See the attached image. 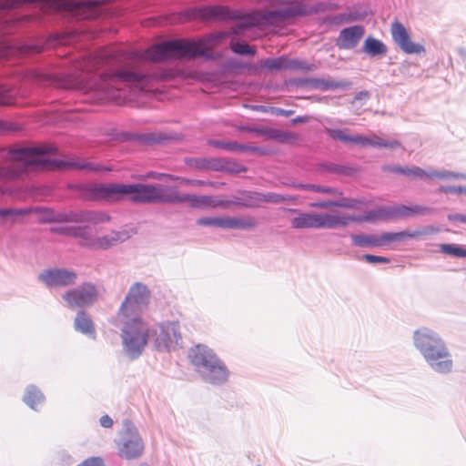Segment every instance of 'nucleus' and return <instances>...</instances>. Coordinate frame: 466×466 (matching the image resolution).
Listing matches in <instances>:
<instances>
[{
  "label": "nucleus",
  "instance_id": "0eeeda50",
  "mask_svg": "<svg viewBox=\"0 0 466 466\" xmlns=\"http://www.w3.org/2000/svg\"><path fill=\"white\" fill-rule=\"evenodd\" d=\"M151 343L158 351L175 350L182 341L177 322L151 325Z\"/></svg>",
  "mask_w": 466,
  "mask_h": 466
},
{
  "label": "nucleus",
  "instance_id": "7ed1b4c3",
  "mask_svg": "<svg viewBox=\"0 0 466 466\" xmlns=\"http://www.w3.org/2000/svg\"><path fill=\"white\" fill-rule=\"evenodd\" d=\"M93 198L119 200L128 198L140 203H173L175 187L160 184H106L91 187Z\"/></svg>",
  "mask_w": 466,
  "mask_h": 466
},
{
  "label": "nucleus",
  "instance_id": "c85d7f7f",
  "mask_svg": "<svg viewBox=\"0 0 466 466\" xmlns=\"http://www.w3.org/2000/svg\"><path fill=\"white\" fill-rule=\"evenodd\" d=\"M24 401L31 409L37 410L38 406L42 405L45 401V396L39 389L34 385L26 387L24 396Z\"/></svg>",
  "mask_w": 466,
  "mask_h": 466
},
{
  "label": "nucleus",
  "instance_id": "37998d69",
  "mask_svg": "<svg viewBox=\"0 0 466 466\" xmlns=\"http://www.w3.org/2000/svg\"><path fill=\"white\" fill-rule=\"evenodd\" d=\"M259 199L265 202L279 203L285 201L286 198L277 193H267L261 195V198H259Z\"/></svg>",
  "mask_w": 466,
  "mask_h": 466
},
{
  "label": "nucleus",
  "instance_id": "052dcab7",
  "mask_svg": "<svg viewBox=\"0 0 466 466\" xmlns=\"http://www.w3.org/2000/svg\"><path fill=\"white\" fill-rule=\"evenodd\" d=\"M56 214V211L55 210H52V209H48L46 211V215H45V220L47 221V222H53L51 220V218H53V215Z\"/></svg>",
  "mask_w": 466,
  "mask_h": 466
},
{
  "label": "nucleus",
  "instance_id": "338daca9",
  "mask_svg": "<svg viewBox=\"0 0 466 466\" xmlns=\"http://www.w3.org/2000/svg\"><path fill=\"white\" fill-rule=\"evenodd\" d=\"M460 179L466 180V173H460Z\"/></svg>",
  "mask_w": 466,
  "mask_h": 466
},
{
  "label": "nucleus",
  "instance_id": "f257e3e1",
  "mask_svg": "<svg viewBox=\"0 0 466 466\" xmlns=\"http://www.w3.org/2000/svg\"><path fill=\"white\" fill-rule=\"evenodd\" d=\"M308 13L309 8L305 4L293 1L283 8L255 11L237 16V22L230 32L219 33L208 39L169 40L155 44L145 50L128 53L107 50V98L120 96V94L116 95L115 92H119L122 86L128 87L133 95L153 90L158 76L137 71L135 67L139 62H161L197 56L209 58L212 56V46L228 35L248 36V32L252 27L279 24Z\"/></svg>",
  "mask_w": 466,
  "mask_h": 466
},
{
  "label": "nucleus",
  "instance_id": "13d9d810",
  "mask_svg": "<svg viewBox=\"0 0 466 466\" xmlns=\"http://www.w3.org/2000/svg\"><path fill=\"white\" fill-rule=\"evenodd\" d=\"M463 216L464 215H461V214H450L448 216V219L450 221H460L462 223Z\"/></svg>",
  "mask_w": 466,
  "mask_h": 466
},
{
  "label": "nucleus",
  "instance_id": "aec40b11",
  "mask_svg": "<svg viewBox=\"0 0 466 466\" xmlns=\"http://www.w3.org/2000/svg\"><path fill=\"white\" fill-rule=\"evenodd\" d=\"M390 233H383L380 236L372 234H351L350 238L355 247L371 248L385 246L390 242Z\"/></svg>",
  "mask_w": 466,
  "mask_h": 466
},
{
  "label": "nucleus",
  "instance_id": "f8f14e48",
  "mask_svg": "<svg viewBox=\"0 0 466 466\" xmlns=\"http://www.w3.org/2000/svg\"><path fill=\"white\" fill-rule=\"evenodd\" d=\"M98 296L97 289L91 283H85L66 291L63 299L71 308H83L93 304Z\"/></svg>",
  "mask_w": 466,
  "mask_h": 466
},
{
  "label": "nucleus",
  "instance_id": "5701e85b",
  "mask_svg": "<svg viewBox=\"0 0 466 466\" xmlns=\"http://www.w3.org/2000/svg\"><path fill=\"white\" fill-rule=\"evenodd\" d=\"M320 214L319 213H299L291 219L293 228H320Z\"/></svg>",
  "mask_w": 466,
  "mask_h": 466
},
{
  "label": "nucleus",
  "instance_id": "5fc2aeb1",
  "mask_svg": "<svg viewBox=\"0 0 466 466\" xmlns=\"http://www.w3.org/2000/svg\"><path fill=\"white\" fill-rule=\"evenodd\" d=\"M162 177H168L171 179H180L179 177H174L171 175H166V174H162V173L150 172L147 175V177H152V178H156V179H160Z\"/></svg>",
  "mask_w": 466,
  "mask_h": 466
},
{
  "label": "nucleus",
  "instance_id": "f3484780",
  "mask_svg": "<svg viewBox=\"0 0 466 466\" xmlns=\"http://www.w3.org/2000/svg\"><path fill=\"white\" fill-rule=\"evenodd\" d=\"M188 358L198 372L200 370L207 367V365L214 363V360L218 357L215 354L213 350L208 346L198 344L190 349Z\"/></svg>",
  "mask_w": 466,
  "mask_h": 466
},
{
  "label": "nucleus",
  "instance_id": "9d476101",
  "mask_svg": "<svg viewBox=\"0 0 466 466\" xmlns=\"http://www.w3.org/2000/svg\"><path fill=\"white\" fill-rule=\"evenodd\" d=\"M51 220L55 223H88L98 225L108 222L110 217L101 211L96 210H71L66 212L56 211Z\"/></svg>",
  "mask_w": 466,
  "mask_h": 466
},
{
  "label": "nucleus",
  "instance_id": "bf43d9fd",
  "mask_svg": "<svg viewBox=\"0 0 466 466\" xmlns=\"http://www.w3.org/2000/svg\"><path fill=\"white\" fill-rule=\"evenodd\" d=\"M5 90L0 86V105H8L9 102L7 101L5 96Z\"/></svg>",
  "mask_w": 466,
  "mask_h": 466
},
{
  "label": "nucleus",
  "instance_id": "7c9ffc66",
  "mask_svg": "<svg viewBox=\"0 0 466 466\" xmlns=\"http://www.w3.org/2000/svg\"><path fill=\"white\" fill-rule=\"evenodd\" d=\"M311 86L317 89L327 91L329 89L345 88L350 86V83L346 81H336L331 78L321 79L313 78L309 80Z\"/></svg>",
  "mask_w": 466,
  "mask_h": 466
},
{
  "label": "nucleus",
  "instance_id": "393cba45",
  "mask_svg": "<svg viewBox=\"0 0 466 466\" xmlns=\"http://www.w3.org/2000/svg\"><path fill=\"white\" fill-rule=\"evenodd\" d=\"M390 206H381L378 208L369 210L364 215H355V222H375L377 220L391 219Z\"/></svg>",
  "mask_w": 466,
  "mask_h": 466
},
{
  "label": "nucleus",
  "instance_id": "3c124183",
  "mask_svg": "<svg viewBox=\"0 0 466 466\" xmlns=\"http://www.w3.org/2000/svg\"><path fill=\"white\" fill-rule=\"evenodd\" d=\"M100 425L104 428H111L113 420L108 415H104L100 418Z\"/></svg>",
  "mask_w": 466,
  "mask_h": 466
},
{
  "label": "nucleus",
  "instance_id": "0e129e2a",
  "mask_svg": "<svg viewBox=\"0 0 466 466\" xmlns=\"http://www.w3.org/2000/svg\"><path fill=\"white\" fill-rule=\"evenodd\" d=\"M303 121H304V118L302 116H298L293 119V123H299V122H303Z\"/></svg>",
  "mask_w": 466,
  "mask_h": 466
},
{
  "label": "nucleus",
  "instance_id": "2eb2a0df",
  "mask_svg": "<svg viewBox=\"0 0 466 466\" xmlns=\"http://www.w3.org/2000/svg\"><path fill=\"white\" fill-rule=\"evenodd\" d=\"M39 279L48 288L66 287L76 283L77 275L66 268H51L42 272Z\"/></svg>",
  "mask_w": 466,
  "mask_h": 466
},
{
  "label": "nucleus",
  "instance_id": "58836bf2",
  "mask_svg": "<svg viewBox=\"0 0 466 466\" xmlns=\"http://www.w3.org/2000/svg\"><path fill=\"white\" fill-rule=\"evenodd\" d=\"M324 131L330 138L334 140H339L344 143H351L352 136L347 134L346 129L325 127Z\"/></svg>",
  "mask_w": 466,
  "mask_h": 466
},
{
  "label": "nucleus",
  "instance_id": "603ef678",
  "mask_svg": "<svg viewBox=\"0 0 466 466\" xmlns=\"http://www.w3.org/2000/svg\"><path fill=\"white\" fill-rule=\"evenodd\" d=\"M188 185L193 186V187H203V186H213V183L209 182V181L193 179V180H188Z\"/></svg>",
  "mask_w": 466,
  "mask_h": 466
},
{
  "label": "nucleus",
  "instance_id": "69168bd1",
  "mask_svg": "<svg viewBox=\"0 0 466 466\" xmlns=\"http://www.w3.org/2000/svg\"><path fill=\"white\" fill-rule=\"evenodd\" d=\"M43 49H44V47H43V46H35V47L33 48V51L39 53V52H41Z\"/></svg>",
  "mask_w": 466,
  "mask_h": 466
},
{
  "label": "nucleus",
  "instance_id": "a878e982",
  "mask_svg": "<svg viewBox=\"0 0 466 466\" xmlns=\"http://www.w3.org/2000/svg\"><path fill=\"white\" fill-rule=\"evenodd\" d=\"M257 226V221L251 217H224V228L227 229H251Z\"/></svg>",
  "mask_w": 466,
  "mask_h": 466
},
{
  "label": "nucleus",
  "instance_id": "cd10ccee",
  "mask_svg": "<svg viewBox=\"0 0 466 466\" xmlns=\"http://www.w3.org/2000/svg\"><path fill=\"white\" fill-rule=\"evenodd\" d=\"M364 53L370 56H385L388 52L386 45L372 36H368L362 46Z\"/></svg>",
  "mask_w": 466,
  "mask_h": 466
},
{
  "label": "nucleus",
  "instance_id": "6e6552de",
  "mask_svg": "<svg viewBox=\"0 0 466 466\" xmlns=\"http://www.w3.org/2000/svg\"><path fill=\"white\" fill-rule=\"evenodd\" d=\"M25 3H38L49 7L66 6L76 16L83 19H93L102 12V5L98 1H74V0H24Z\"/></svg>",
  "mask_w": 466,
  "mask_h": 466
},
{
  "label": "nucleus",
  "instance_id": "f704fd0d",
  "mask_svg": "<svg viewBox=\"0 0 466 466\" xmlns=\"http://www.w3.org/2000/svg\"><path fill=\"white\" fill-rule=\"evenodd\" d=\"M28 211L24 208H0V221H11L15 223L16 218L27 214Z\"/></svg>",
  "mask_w": 466,
  "mask_h": 466
},
{
  "label": "nucleus",
  "instance_id": "8fccbe9b",
  "mask_svg": "<svg viewBox=\"0 0 466 466\" xmlns=\"http://www.w3.org/2000/svg\"><path fill=\"white\" fill-rule=\"evenodd\" d=\"M383 170L404 175L405 167L400 166H384Z\"/></svg>",
  "mask_w": 466,
  "mask_h": 466
},
{
  "label": "nucleus",
  "instance_id": "dca6fc26",
  "mask_svg": "<svg viewBox=\"0 0 466 466\" xmlns=\"http://www.w3.org/2000/svg\"><path fill=\"white\" fill-rule=\"evenodd\" d=\"M201 378L213 385H221L225 383L229 377V371L224 362L219 359H216L214 363L207 365L198 371Z\"/></svg>",
  "mask_w": 466,
  "mask_h": 466
},
{
  "label": "nucleus",
  "instance_id": "c9c22d12",
  "mask_svg": "<svg viewBox=\"0 0 466 466\" xmlns=\"http://www.w3.org/2000/svg\"><path fill=\"white\" fill-rule=\"evenodd\" d=\"M316 68L313 64L299 59H291L287 57V69L292 71L309 72Z\"/></svg>",
  "mask_w": 466,
  "mask_h": 466
},
{
  "label": "nucleus",
  "instance_id": "39448f33",
  "mask_svg": "<svg viewBox=\"0 0 466 466\" xmlns=\"http://www.w3.org/2000/svg\"><path fill=\"white\" fill-rule=\"evenodd\" d=\"M115 325L120 329L124 354L130 360L138 359L151 342V324L141 316L116 314Z\"/></svg>",
  "mask_w": 466,
  "mask_h": 466
},
{
  "label": "nucleus",
  "instance_id": "774afa93",
  "mask_svg": "<svg viewBox=\"0 0 466 466\" xmlns=\"http://www.w3.org/2000/svg\"><path fill=\"white\" fill-rule=\"evenodd\" d=\"M188 180H189V179L182 178V179H181V182H182L183 184L188 185Z\"/></svg>",
  "mask_w": 466,
  "mask_h": 466
},
{
  "label": "nucleus",
  "instance_id": "6e6d98bb",
  "mask_svg": "<svg viewBox=\"0 0 466 466\" xmlns=\"http://www.w3.org/2000/svg\"><path fill=\"white\" fill-rule=\"evenodd\" d=\"M341 17L345 22H352L360 19V16L351 13L343 14Z\"/></svg>",
  "mask_w": 466,
  "mask_h": 466
},
{
  "label": "nucleus",
  "instance_id": "423d86ee",
  "mask_svg": "<svg viewBox=\"0 0 466 466\" xmlns=\"http://www.w3.org/2000/svg\"><path fill=\"white\" fill-rule=\"evenodd\" d=\"M53 232L80 238L82 246L91 248L106 249L127 238L124 232L112 231L102 237H94L88 227L73 226L51 228Z\"/></svg>",
  "mask_w": 466,
  "mask_h": 466
},
{
  "label": "nucleus",
  "instance_id": "e433bc0d",
  "mask_svg": "<svg viewBox=\"0 0 466 466\" xmlns=\"http://www.w3.org/2000/svg\"><path fill=\"white\" fill-rule=\"evenodd\" d=\"M298 187L304 189V190H309V191L329 194V195H339L340 196L342 194L340 191H339L335 187L318 186V185H314V184H300L298 186Z\"/></svg>",
  "mask_w": 466,
  "mask_h": 466
},
{
  "label": "nucleus",
  "instance_id": "49530a36",
  "mask_svg": "<svg viewBox=\"0 0 466 466\" xmlns=\"http://www.w3.org/2000/svg\"><path fill=\"white\" fill-rule=\"evenodd\" d=\"M362 258L366 262L370 263V264L389 263L390 262V259L386 257H380V256L370 255V254L363 255Z\"/></svg>",
  "mask_w": 466,
  "mask_h": 466
},
{
  "label": "nucleus",
  "instance_id": "72a5a7b5",
  "mask_svg": "<svg viewBox=\"0 0 466 466\" xmlns=\"http://www.w3.org/2000/svg\"><path fill=\"white\" fill-rule=\"evenodd\" d=\"M209 145L225 149L227 151H245L248 149V147L246 145L238 144L233 141H222V140H210Z\"/></svg>",
  "mask_w": 466,
  "mask_h": 466
},
{
  "label": "nucleus",
  "instance_id": "c03bdc74",
  "mask_svg": "<svg viewBox=\"0 0 466 466\" xmlns=\"http://www.w3.org/2000/svg\"><path fill=\"white\" fill-rule=\"evenodd\" d=\"M435 178L438 179H460V173L448 170H436Z\"/></svg>",
  "mask_w": 466,
  "mask_h": 466
},
{
  "label": "nucleus",
  "instance_id": "473e14b6",
  "mask_svg": "<svg viewBox=\"0 0 466 466\" xmlns=\"http://www.w3.org/2000/svg\"><path fill=\"white\" fill-rule=\"evenodd\" d=\"M260 66L268 70H287V57L267 58L260 62Z\"/></svg>",
  "mask_w": 466,
  "mask_h": 466
},
{
  "label": "nucleus",
  "instance_id": "2f4dec72",
  "mask_svg": "<svg viewBox=\"0 0 466 466\" xmlns=\"http://www.w3.org/2000/svg\"><path fill=\"white\" fill-rule=\"evenodd\" d=\"M436 170L429 168L427 170L419 167H405L404 176L416 177L423 180L435 179Z\"/></svg>",
  "mask_w": 466,
  "mask_h": 466
},
{
  "label": "nucleus",
  "instance_id": "4468645a",
  "mask_svg": "<svg viewBox=\"0 0 466 466\" xmlns=\"http://www.w3.org/2000/svg\"><path fill=\"white\" fill-rule=\"evenodd\" d=\"M390 34L394 43L406 54H420L425 51L422 45L411 41L410 34L406 27L395 21L390 27Z\"/></svg>",
  "mask_w": 466,
  "mask_h": 466
},
{
  "label": "nucleus",
  "instance_id": "4d7b16f0",
  "mask_svg": "<svg viewBox=\"0 0 466 466\" xmlns=\"http://www.w3.org/2000/svg\"><path fill=\"white\" fill-rule=\"evenodd\" d=\"M228 170L232 173H241L246 171V167L238 164H233L232 167H228Z\"/></svg>",
  "mask_w": 466,
  "mask_h": 466
},
{
  "label": "nucleus",
  "instance_id": "a19ab883",
  "mask_svg": "<svg viewBox=\"0 0 466 466\" xmlns=\"http://www.w3.org/2000/svg\"><path fill=\"white\" fill-rule=\"evenodd\" d=\"M197 224L204 227L224 228V217H203L197 220Z\"/></svg>",
  "mask_w": 466,
  "mask_h": 466
},
{
  "label": "nucleus",
  "instance_id": "de8ad7c7",
  "mask_svg": "<svg viewBox=\"0 0 466 466\" xmlns=\"http://www.w3.org/2000/svg\"><path fill=\"white\" fill-rule=\"evenodd\" d=\"M69 41L70 37L67 35H56L51 39L50 43H48V46L67 45Z\"/></svg>",
  "mask_w": 466,
  "mask_h": 466
},
{
  "label": "nucleus",
  "instance_id": "a18cd8bd",
  "mask_svg": "<svg viewBox=\"0 0 466 466\" xmlns=\"http://www.w3.org/2000/svg\"><path fill=\"white\" fill-rule=\"evenodd\" d=\"M440 192L443 193H452V194H465L466 195V187L461 186H441L439 188Z\"/></svg>",
  "mask_w": 466,
  "mask_h": 466
},
{
  "label": "nucleus",
  "instance_id": "09e8293b",
  "mask_svg": "<svg viewBox=\"0 0 466 466\" xmlns=\"http://www.w3.org/2000/svg\"><path fill=\"white\" fill-rule=\"evenodd\" d=\"M312 208H329L336 207V201L333 200H327V201H319L315 202L310 205Z\"/></svg>",
  "mask_w": 466,
  "mask_h": 466
},
{
  "label": "nucleus",
  "instance_id": "4be33fe9",
  "mask_svg": "<svg viewBox=\"0 0 466 466\" xmlns=\"http://www.w3.org/2000/svg\"><path fill=\"white\" fill-rule=\"evenodd\" d=\"M439 232V228L433 226H427L421 229L417 230H406L400 232H389L390 242L391 241H401L407 238H423L429 235H432Z\"/></svg>",
  "mask_w": 466,
  "mask_h": 466
},
{
  "label": "nucleus",
  "instance_id": "864d4df0",
  "mask_svg": "<svg viewBox=\"0 0 466 466\" xmlns=\"http://www.w3.org/2000/svg\"><path fill=\"white\" fill-rule=\"evenodd\" d=\"M270 111L273 114L280 115V116H290L293 113L292 110H284V109H281V108H279V107H271Z\"/></svg>",
  "mask_w": 466,
  "mask_h": 466
},
{
  "label": "nucleus",
  "instance_id": "412c9836",
  "mask_svg": "<svg viewBox=\"0 0 466 466\" xmlns=\"http://www.w3.org/2000/svg\"><path fill=\"white\" fill-rule=\"evenodd\" d=\"M350 222H355V215L348 214H331V213H321L320 214V228H345Z\"/></svg>",
  "mask_w": 466,
  "mask_h": 466
},
{
  "label": "nucleus",
  "instance_id": "f03ea898",
  "mask_svg": "<svg viewBox=\"0 0 466 466\" xmlns=\"http://www.w3.org/2000/svg\"><path fill=\"white\" fill-rule=\"evenodd\" d=\"M53 147H17L8 151L3 150L2 157L9 165L0 167V195H5L6 189L2 186L5 181L20 178L30 170L35 169H79L99 171L98 165L90 162H78L74 160H61L50 158L47 154L54 153Z\"/></svg>",
  "mask_w": 466,
  "mask_h": 466
},
{
  "label": "nucleus",
  "instance_id": "680f3d73",
  "mask_svg": "<svg viewBox=\"0 0 466 466\" xmlns=\"http://www.w3.org/2000/svg\"><path fill=\"white\" fill-rule=\"evenodd\" d=\"M191 17H192V15L188 14V11H187L181 15L179 21L184 22V21L190 19Z\"/></svg>",
  "mask_w": 466,
  "mask_h": 466
},
{
  "label": "nucleus",
  "instance_id": "ddd939ff",
  "mask_svg": "<svg viewBox=\"0 0 466 466\" xmlns=\"http://www.w3.org/2000/svg\"><path fill=\"white\" fill-rule=\"evenodd\" d=\"M188 203L193 208L206 209L215 208H227L230 202L228 200L216 199L211 196L181 194L175 187L173 203Z\"/></svg>",
  "mask_w": 466,
  "mask_h": 466
},
{
  "label": "nucleus",
  "instance_id": "bb28decb",
  "mask_svg": "<svg viewBox=\"0 0 466 466\" xmlns=\"http://www.w3.org/2000/svg\"><path fill=\"white\" fill-rule=\"evenodd\" d=\"M75 329L92 339L96 338V329L91 318L85 312L80 311L76 314L74 321Z\"/></svg>",
  "mask_w": 466,
  "mask_h": 466
},
{
  "label": "nucleus",
  "instance_id": "20e7f679",
  "mask_svg": "<svg viewBox=\"0 0 466 466\" xmlns=\"http://www.w3.org/2000/svg\"><path fill=\"white\" fill-rule=\"evenodd\" d=\"M413 344L429 368L439 375L454 370V360L447 343L436 331L421 328L413 333Z\"/></svg>",
  "mask_w": 466,
  "mask_h": 466
},
{
  "label": "nucleus",
  "instance_id": "4c0bfd02",
  "mask_svg": "<svg viewBox=\"0 0 466 466\" xmlns=\"http://www.w3.org/2000/svg\"><path fill=\"white\" fill-rule=\"evenodd\" d=\"M440 249L441 252L455 258H466V249L460 245L441 244Z\"/></svg>",
  "mask_w": 466,
  "mask_h": 466
},
{
  "label": "nucleus",
  "instance_id": "b1692460",
  "mask_svg": "<svg viewBox=\"0 0 466 466\" xmlns=\"http://www.w3.org/2000/svg\"><path fill=\"white\" fill-rule=\"evenodd\" d=\"M431 211V208L420 205L405 206L395 205L390 206L391 218H408L417 215H425Z\"/></svg>",
  "mask_w": 466,
  "mask_h": 466
},
{
  "label": "nucleus",
  "instance_id": "6ab92c4d",
  "mask_svg": "<svg viewBox=\"0 0 466 466\" xmlns=\"http://www.w3.org/2000/svg\"><path fill=\"white\" fill-rule=\"evenodd\" d=\"M351 143L360 145L362 147H386V148H399L401 147L400 143L394 138H383L377 135H371L370 137L356 135L352 136Z\"/></svg>",
  "mask_w": 466,
  "mask_h": 466
},
{
  "label": "nucleus",
  "instance_id": "ea45409f",
  "mask_svg": "<svg viewBox=\"0 0 466 466\" xmlns=\"http://www.w3.org/2000/svg\"><path fill=\"white\" fill-rule=\"evenodd\" d=\"M231 50L239 55H255L256 51L253 47L245 43H238L235 37L230 42Z\"/></svg>",
  "mask_w": 466,
  "mask_h": 466
},
{
  "label": "nucleus",
  "instance_id": "9b49d317",
  "mask_svg": "<svg viewBox=\"0 0 466 466\" xmlns=\"http://www.w3.org/2000/svg\"><path fill=\"white\" fill-rule=\"evenodd\" d=\"M119 456L132 460L140 457L144 451V442L137 430L127 428L122 434L117 444Z\"/></svg>",
  "mask_w": 466,
  "mask_h": 466
},
{
  "label": "nucleus",
  "instance_id": "e2e57ef3",
  "mask_svg": "<svg viewBox=\"0 0 466 466\" xmlns=\"http://www.w3.org/2000/svg\"><path fill=\"white\" fill-rule=\"evenodd\" d=\"M257 110L262 111V112H268V109L264 106H258L255 107Z\"/></svg>",
  "mask_w": 466,
  "mask_h": 466
},
{
  "label": "nucleus",
  "instance_id": "1a4fd4ad",
  "mask_svg": "<svg viewBox=\"0 0 466 466\" xmlns=\"http://www.w3.org/2000/svg\"><path fill=\"white\" fill-rule=\"evenodd\" d=\"M149 298L150 291L147 287L141 282H136L130 287L117 314L140 316V313L147 307Z\"/></svg>",
  "mask_w": 466,
  "mask_h": 466
},
{
  "label": "nucleus",
  "instance_id": "a211bd4d",
  "mask_svg": "<svg viewBox=\"0 0 466 466\" xmlns=\"http://www.w3.org/2000/svg\"><path fill=\"white\" fill-rule=\"evenodd\" d=\"M365 30L362 25H352L342 29L337 39V46L340 49H352L364 35Z\"/></svg>",
  "mask_w": 466,
  "mask_h": 466
},
{
  "label": "nucleus",
  "instance_id": "c756f323",
  "mask_svg": "<svg viewBox=\"0 0 466 466\" xmlns=\"http://www.w3.org/2000/svg\"><path fill=\"white\" fill-rule=\"evenodd\" d=\"M230 10L225 6H208L199 10V16L205 19H227Z\"/></svg>",
  "mask_w": 466,
  "mask_h": 466
},
{
  "label": "nucleus",
  "instance_id": "79ce46f5",
  "mask_svg": "<svg viewBox=\"0 0 466 466\" xmlns=\"http://www.w3.org/2000/svg\"><path fill=\"white\" fill-rule=\"evenodd\" d=\"M364 204V201L355 198H343L336 201L337 208H345L350 209H360V206Z\"/></svg>",
  "mask_w": 466,
  "mask_h": 466
}]
</instances>
